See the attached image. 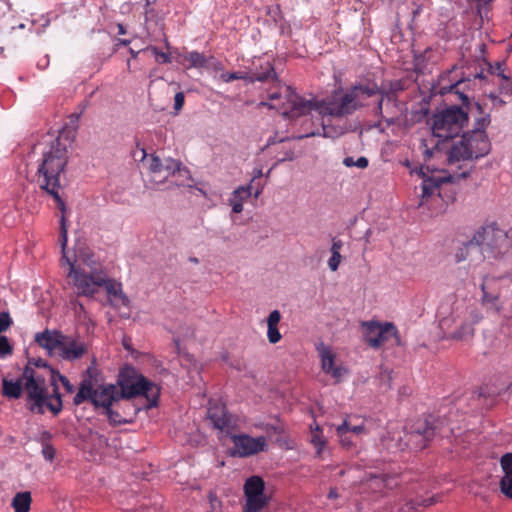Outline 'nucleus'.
<instances>
[{"label":"nucleus","instance_id":"774afa93","mask_svg":"<svg viewBox=\"0 0 512 512\" xmlns=\"http://www.w3.org/2000/svg\"><path fill=\"white\" fill-rule=\"evenodd\" d=\"M473 77H474V79H483V78H484V76H483V72L481 71V72H479V73H475V74L473 75Z\"/></svg>","mask_w":512,"mask_h":512},{"label":"nucleus","instance_id":"423d86ee","mask_svg":"<svg viewBox=\"0 0 512 512\" xmlns=\"http://www.w3.org/2000/svg\"><path fill=\"white\" fill-rule=\"evenodd\" d=\"M478 233L488 259L501 260L512 254V229L504 230L491 223L479 228Z\"/></svg>","mask_w":512,"mask_h":512},{"label":"nucleus","instance_id":"13d9d810","mask_svg":"<svg viewBox=\"0 0 512 512\" xmlns=\"http://www.w3.org/2000/svg\"><path fill=\"white\" fill-rule=\"evenodd\" d=\"M352 426L353 424L351 423V421L348 418H346L343 420L342 424L337 426L336 429H343V433L349 434L351 432Z\"/></svg>","mask_w":512,"mask_h":512},{"label":"nucleus","instance_id":"cd10ccee","mask_svg":"<svg viewBox=\"0 0 512 512\" xmlns=\"http://www.w3.org/2000/svg\"><path fill=\"white\" fill-rule=\"evenodd\" d=\"M183 61L188 62V68H205L207 67V59L204 54L197 51H191L183 55Z\"/></svg>","mask_w":512,"mask_h":512},{"label":"nucleus","instance_id":"bb28decb","mask_svg":"<svg viewBox=\"0 0 512 512\" xmlns=\"http://www.w3.org/2000/svg\"><path fill=\"white\" fill-rule=\"evenodd\" d=\"M265 483L263 479L259 476H252L246 480L244 484V494L251 495L257 494L262 495L264 493Z\"/></svg>","mask_w":512,"mask_h":512},{"label":"nucleus","instance_id":"de8ad7c7","mask_svg":"<svg viewBox=\"0 0 512 512\" xmlns=\"http://www.w3.org/2000/svg\"><path fill=\"white\" fill-rule=\"evenodd\" d=\"M342 256L338 252L332 253L330 259L328 260V266L332 271H336L341 263Z\"/></svg>","mask_w":512,"mask_h":512},{"label":"nucleus","instance_id":"49530a36","mask_svg":"<svg viewBox=\"0 0 512 512\" xmlns=\"http://www.w3.org/2000/svg\"><path fill=\"white\" fill-rule=\"evenodd\" d=\"M12 353V347L6 336H0V356L4 357Z\"/></svg>","mask_w":512,"mask_h":512},{"label":"nucleus","instance_id":"9d476101","mask_svg":"<svg viewBox=\"0 0 512 512\" xmlns=\"http://www.w3.org/2000/svg\"><path fill=\"white\" fill-rule=\"evenodd\" d=\"M142 164L148 170L150 181L156 185L163 184L176 173L186 172L181 168V163L172 158H163L155 154L148 155L143 150Z\"/></svg>","mask_w":512,"mask_h":512},{"label":"nucleus","instance_id":"a18cd8bd","mask_svg":"<svg viewBox=\"0 0 512 512\" xmlns=\"http://www.w3.org/2000/svg\"><path fill=\"white\" fill-rule=\"evenodd\" d=\"M12 323L13 321L8 312L0 313V333L6 331Z\"/></svg>","mask_w":512,"mask_h":512},{"label":"nucleus","instance_id":"0e129e2a","mask_svg":"<svg viewBox=\"0 0 512 512\" xmlns=\"http://www.w3.org/2000/svg\"><path fill=\"white\" fill-rule=\"evenodd\" d=\"M343 164L346 167H352V166H355V161H354V159L352 157H346L343 160Z\"/></svg>","mask_w":512,"mask_h":512},{"label":"nucleus","instance_id":"864d4df0","mask_svg":"<svg viewBox=\"0 0 512 512\" xmlns=\"http://www.w3.org/2000/svg\"><path fill=\"white\" fill-rule=\"evenodd\" d=\"M185 96L183 92H178L174 97V109L180 111L183 108Z\"/></svg>","mask_w":512,"mask_h":512},{"label":"nucleus","instance_id":"e2e57ef3","mask_svg":"<svg viewBox=\"0 0 512 512\" xmlns=\"http://www.w3.org/2000/svg\"><path fill=\"white\" fill-rule=\"evenodd\" d=\"M285 140V138H277V135H275L274 137H269L267 139V146H270V145H273L275 144L276 142H283Z\"/></svg>","mask_w":512,"mask_h":512},{"label":"nucleus","instance_id":"a19ab883","mask_svg":"<svg viewBox=\"0 0 512 512\" xmlns=\"http://www.w3.org/2000/svg\"><path fill=\"white\" fill-rule=\"evenodd\" d=\"M246 78H247L246 74H244L242 72H222L220 75V79L226 83L232 82L234 80H242V79H246Z\"/></svg>","mask_w":512,"mask_h":512},{"label":"nucleus","instance_id":"aec40b11","mask_svg":"<svg viewBox=\"0 0 512 512\" xmlns=\"http://www.w3.org/2000/svg\"><path fill=\"white\" fill-rule=\"evenodd\" d=\"M322 133L319 130H308L306 129L302 134L294 136V139H304L314 136L322 135L326 138H338L349 131V126L347 124L343 125H329V124H321Z\"/></svg>","mask_w":512,"mask_h":512},{"label":"nucleus","instance_id":"a878e982","mask_svg":"<svg viewBox=\"0 0 512 512\" xmlns=\"http://www.w3.org/2000/svg\"><path fill=\"white\" fill-rule=\"evenodd\" d=\"M32 498L30 492H19L12 500L15 512H29Z\"/></svg>","mask_w":512,"mask_h":512},{"label":"nucleus","instance_id":"412c9836","mask_svg":"<svg viewBox=\"0 0 512 512\" xmlns=\"http://www.w3.org/2000/svg\"><path fill=\"white\" fill-rule=\"evenodd\" d=\"M207 416L213 423L214 427L219 430H224L229 426L230 417L227 415L225 409L221 405L210 404L207 411Z\"/></svg>","mask_w":512,"mask_h":512},{"label":"nucleus","instance_id":"603ef678","mask_svg":"<svg viewBox=\"0 0 512 512\" xmlns=\"http://www.w3.org/2000/svg\"><path fill=\"white\" fill-rule=\"evenodd\" d=\"M71 304H72V306H73V310H74V312H75V314H76L77 316H79V317H82V316H83V317H85V315H86V310H85L84 305H83L81 302H79V301H77V300H74V301H72V302H71Z\"/></svg>","mask_w":512,"mask_h":512},{"label":"nucleus","instance_id":"f8f14e48","mask_svg":"<svg viewBox=\"0 0 512 512\" xmlns=\"http://www.w3.org/2000/svg\"><path fill=\"white\" fill-rule=\"evenodd\" d=\"M441 424L442 421L432 415L424 419H418L411 427L408 442L415 449H424L437 433H443Z\"/></svg>","mask_w":512,"mask_h":512},{"label":"nucleus","instance_id":"ea45409f","mask_svg":"<svg viewBox=\"0 0 512 512\" xmlns=\"http://www.w3.org/2000/svg\"><path fill=\"white\" fill-rule=\"evenodd\" d=\"M500 465L504 475H512V453L504 454L500 459Z\"/></svg>","mask_w":512,"mask_h":512},{"label":"nucleus","instance_id":"f257e3e1","mask_svg":"<svg viewBox=\"0 0 512 512\" xmlns=\"http://www.w3.org/2000/svg\"><path fill=\"white\" fill-rule=\"evenodd\" d=\"M279 91L270 92L268 99L273 103L261 102V106L278 108L284 118L295 120L306 117L312 110L322 116L343 118L354 114L366 106V99L379 96L375 114L381 116L388 125L395 122L394 117L387 118L383 115L384 100L395 101L393 94L382 90L376 83L356 84L348 89L335 90L330 97L321 101L307 100L298 95L291 86L279 85Z\"/></svg>","mask_w":512,"mask_h":512},{"label":"nucleus","instance_id":"20e7f679","mask_svg":"<svg viewBox=\"0 0 512 512\" xmlns=\"http://www.w3.org/2000/svg\"><path fill=\"white\" fill-rule=\"evenodd\" d=\"M469 109L471 113L477 112L474 128L464 133L460 139L453 141L448 153L450 165L461 161L477 160L486 156L491 150V142L486 133V128L491 123L490 114L485 112L483 105L479 102H474Z\"/></svg>","mask_w":512,"mask_h":512},{"label":"nucleus","instance_id":"1a4fd4ad","mask_svg":"<svg viewBox=\"0 0 512 512\" xmlns=\"http://www.w3.org/2000/svg\"><path fill=\"white\" fill-rule=\"evenodd\" d=\"M468 122V114L458 106H451L432 117L434 136L446 140L457 136Z\"/></svg>","mask_w":512,"mask_h":512},{"label":"nucleus","instance_id":"79ce46f5","mask_svg":"<svg viewBox=\"0 0 512 512\" xmlns=\"http://www.w3.org/2000/svg\"><path fill=\"white\" fill-rule=\"evenodd\" d=\"M336 433L339 437L340 444L343 447L350 449L352 446H354L351 434L343 433V429H336Z\"/></svg>","mask_w":512,"mask_h":512},{"label":"nucleus","instance_id":"5701e85b","mask_svg":"<svg viewBox=\"0 0 512 512\" xmlns=\"http://www.w3.org/2000/svg\"><path fill=\"white\" fill-rule=\"evenodd\" d=\"M280 320L281 314L278 310H273L267 318V338L271 344L278 343L282 338L278 329Z\"/></svg>","mask_w":512,"mask_h":512},{"label":"nucleus","instance_id":"393cba45","mask_svg":"<svg viewBox=\"0 0 512 512\" xmlns=\"http://www.w3.org/2000/svg\"><path fill=\"white\" fill-rule=\"evenodd\" d=\"M245 498L246 503L243 507V512H260L268 503V499L264 493H262V495H246Z\"/></svg>","mask_w":512,"mask_h":512},{"label":"nucleus","instance_id":"2f4dec72","mask_svg":"<svg viewBox=\"0 0 512 512\" xmlns=\"http://www.w3.org/2000/svg\"><path fill=\"white\" fill-rule=\"evenodd\" d=\"M311 443L316 449V455L320 456L326 445V440L322 437V430L317 424L315 426V430L312 431Z\"/></svg>","mask_w":512,"mask_h":512},{"label":"nucleus","instance_id":"39448f33","mask_svg":"<svg viewBox=\"0 0 512 512\" xmlns=\"http://www.w3.org/2000/svg\"><path fill=\"white\" fill-rule=\"evenodd\" d=\"M69 267L68 283L76 290L78 296L94 297L103 286L104 274L101 264L95 259L89 248H78L73 258L64 256Z\"/></svg>","mask_w":512,"mask_h":512},{"label":"nucleus","instance_id":"6e6d98bb","mask_svg":"<svg viewBox=\"0 0 512 512\" xmlns=\"http://www.w3.org/2000/svg\"><path fill=\"white\" fill-rule=\"evenodd\" d=\"M381 381H384L387 383V387L391 388V380H392V371L388 369H382V372L380 374Z\"/></svg>","mask_w":512,"mask_h":512},{"label":"nucleus","instance_id":"b1692460","mask_svg":"<svg viewBox=\"0 0 512 512\" xmlns=\"http://www.w3.org/2000/svg\"><path fill=\"white\" fill-rule=\"evenodd\" d=\"M24 392L21 376L16 380H2V395L8 399H19Z\"/></svg>","mask_w":512,"mask_h":512},{"label":"nucleus","instance_id":"7c9ffc66","mask_svg":"<svg viewBox=\"0 0 512 512\" xmlns=\"http://www.w3.org/2000/svg\"><path fill=\"white\" fill-rule=\"evenodd\" d=\"M481 290H482V298H481L482 304L487 306L488 308H493L497 313H499L501 311L500 306H498V304H497L499 295L491 294V293L487 292L486 286L484 283L481 285Z\"/></svg>","mask_w":512,"mask_h":512},{"label":"nucleus","instance_id":"0eeeda50","mask_svg":"<svg viewBox=\"0 0 512 512\" xmlns=\"http://www.w3.org/2000/svg\"><path fill=\"white\" fill-rule=\"evenodd\" d=\"M119 389L114 384H101L92 387L90 382L86 381L79 384L77 393L73 398V404L76 406L84 402H90L95 409L103 408L104 412L120 401Z\"/></svg>","mask_w":512,"mask_h":512},{"label":"nucleus","instance_id":"2eb2a0df","mask_svg":"<svg viewBox=\"0 0 512 512\" xmlns=\"http://www.w3.org/2000/svg\"><path fill=\"white\" fill-rule=\"evenodd\" d=\"M470 173V169L463 170L459 174L448 176H428L423 178L421 184V201L419 205H424L425 202L433 196L436 192L441 196V185L446 182H452L455 178H466Z\"/></svg>","mask_w":512,"mask_h":512},{"label":"nucleus","instance_id":"052dcab7","mask_svg":"<svg viewBox=\"0 0 512 512\" xmlns=\"http://www.w3.org/2000/svg\"><path fill=\"white\" fill-rule=\"evenodd\" d=\"M369 164V161L366 157H359L356 161H355V166L358 167V168H361V169H364L368 166Z\"/></svg>","mask_w":512,"mask_h":512},{"label":"nucleus","instance_id":"69168bd1","mask_svg":"<svg viewBox=\"0 0 512 512\" xmlns=\"http://www.w3.org/2000/svg\"><path fill=\"white\" fill-rule=\"evenodd\" d=\"M374 478L375 479H380L385 484L391 479V477L389 475H387V474H381L379 476H374Z\"/></svg>","mask_w":512,"mask_h":512},{"label":"nucleus","instance_id":"8fccbe9b","mask_svg":"<svg viewBox=\"0 0 512 512\" xmlns=\"http://www.w3.org/2000/svg\"><path fill=\"white\" fill-rule=\"evenodd\" d=\"M230 205L232 207L233 213H241L243 211V203L241 199L235 196L233 193V197L230 199Z\"/></svg>","mask_w":512,"mask_h":512},{"label":"nucleus","instance_id":"f3484780","mask_svg":"<svg viewBox=\"0 0 512 512\" xmlns=\"http://www.w3.org/2000/svg\"><path fill=\"white\" fill-rule=\"evenodd\" d=\"M87 350L88 348L85 342L64 335V340L62 341L58 354L64 360L74 361L80 359L87 353Z\"/></svg>","mask_w":512,"mask_h":512},{"label":"nucleus","instance_id":"6e6552de","mask_svg":"<svg viewBox=\"0 0 512 512\" xmlns=\"http://www.w3.org/2000/svg\"><path fill=\"white\" fill-rule=\"evenodd\" d=\"M120 399H131L136 396H145L149 402L148 407L157 405L160 389L153 382L141 374L131 371V374H121L118 380Z\"/></svg>","mask_w":512,"mask_h":512},{"label":"nucleus","instance_id":"4468645a","mask_svg":"<svg viewBox=\"0 0 512 512\" xmlns=\"http://www.w3.org/2000/svg\"><path fill=\"white\" fill-rule=\"evenodd\" d=\"M481 237L477 230L469 241L458 248L455 254L457 262L468 261L470 265L478 266L485 259H488L485 256L486 252Z\"/></svg>","mask_w":512,"mask_h":512},{"label":"nucleus","instance_id":"58836bf2","mask_svg":"<svg viewBox=\"0 0 512 512\" xmlns=\"http://www.w3.org/2000/svg\"><path fill=\"white\" fill-rule=\"evenodd\" d=\"M438 501H439V496H432V497L423 498L421 500H419V499L412 500L410 502V504H411V508L415 509L418 506L429 507V506L437 503Z\"/></svg>","mask_w":512,"mask_h":512},{"label":"nucleus","instance_id":"09e8293b","mask_svg":"<svg viewBox=\"0 0 512 512\" xmlns=\"http://www.w3.org/2000/svg\"><path fill=\"white\" fill-rule=\"evenodd\" d=\"M55 453H56L55 448L50 444H46L42 449V455H43L44 459L47 461H50V462L53 461V459L55 457Z\"/></svg>","mask_w":512,"mask_h":512},{"label":"nucleus","instance_id":"6ab92c4d","mask_svg":"<svg viewBox=\"0 0 512 512\" xmlns=\"http://www.w3.org/2000/svg\"><path fill=\"white\" fill-rule=\"evenodd\" d=\"M64 335L57 330L46 329L35 335V342L42 348L46 349L49 354L54 351L59 353Z\"/></svg>","mask_w":512,"mask_h":512},{"label":"nucleus","instance_id":"3c124183","mask_svg":"<svg viewBox=\"0 0 512 512\" xmlns=\"http://www.w3.org/2000/svg\"><path fill=\"white\" fill-rule=\"evenodd\" d=\"M56 379L58 378L60 382L62 383L63 387L68 393H72L74 391V386L70 383L67 377L60 375L59 373L55 372Z\"/></svg>","mask_w":512,"mask_h":512},{"label":"nucleus","instance_id":"72a5a7b5","mask_svg":"<svg viewBox=\"0 0 512 512\" xmlns=\"http://www.w3.org/2000/svg\"><path fill=\"white\" fill-rule=\"evenodd\" d=\"M276 76L273 66L270 63H267V66L265 68L264 72L254 74L253 77H251L250 81H259L264 82L269 80L270 78H274Z\"/></svg>","mask_w":512,"mask_h":512},{"label":"nucleus","instance_id":"c9c22d12","mask_svg":"<svg viewBox=\"0 0 512 512\" xmlns=\"http://www.w3.org/2000/svg\"><path fill=\"white\" fill-rule=\"evenodd\" d=\"M98 370L94 365L89 366L83 374V378L80 383H84L86 381L90 382L92 387H95L97 384Z\"/></svg>","mask_w":512,"mask_h":512},{"label":"nucleus","instance_id":"f03ea898","mask_svg":"<svg viewBox=\"0 0 512 512\" xmlns=\"http://www.w3.org/2000/svg\"><path fill=\"white\" fill-rule=\"evenodd\" d=\"M79 116L71 115V123L73 127H64L59 136L52 142L47 151L43 153L41 163L39 164L36 181L39 187L47 191L56 201L62 215L60 218L59 244L62 249V264L65 263L66 246L68 242V224L65 217V203L59 194L60 177L65 172L68 163V150L66 142H71L76 133V123Z\"/></svg>","mask_w":512,"mask_h":512},{"label":"nucleus","instance_id":"338daca9","mask_svg":"<svg viewBox=\"0 0 512 512\" xmlns=\"http://www.w3.org/2000/svg\"><path fill=\"white\" fill-rule=\"evenodd\" d=\"M328 498L329 499H336V498H338V493H337V490L335 488L330 489V491L328 493Z\"/></svg>","mask_w":512,"mask_h":512},{"label":"nucleus","instance_id":"4c0bfd02","mask_svg":"<svg viewBox=\"0 0 512 512\" xmlns=\"http://www.w3.org/2000/svg\"><path fill=\"white\" fill-rule=\"evenodd\" d=\"M147 49L154 54L156 62L160 64L171 63L172 60L169 53L161 52L157 47L154 46L148 47Z\"/></svg>","mask_w":512,"mask_h":512},{"label":"nucleus","instance_id":"e433bc0d","mask_svg":"<svg viewBox=\"0 0 512 512\" xmlns=\"http://www.w3.org/2000/svg\"><path fill=\"white\" fill-rule=\"evenodd\" d=\"M501 492L512 499V475H504L500 481Z\"/></svg>","mask_w":512,"mask_h":512},{"label":"nucleus","instance_id":"9b49d317","mask_svg":"<svg viewBox=\"0 0 512 512\" xmlns=\"http://www.w3.org/2000/svg\"><path fill=\"white\" fill-rule=\"evenodd\" d=\"M361 330L365 342L373 349L380 348L390 338H394L396 345H401L399 331L391 322L363 321Z\"/></svg>","mask_w":512,"mask_h":512},{"label":"nucleus","instance_id":"c03bdc74","mask_svg":"<svg viewBox=\"0 0 512 512\" xmlns=\"http://www.w3.org/2000/svg\"><path fill=\"white\" fill-rule=\"evenodd\" d=\"M251 189H252L251 185H248L246 187L242 186V187L237 188L234 191V194L236 197H238V199H241L242 203H243L244 200L248 199L251 196V194H252Z\"/></svg>","mask_w":512,"mask_h":512},{"label":"nucleus","instance_id":"680f3d73","mask_svg":"<svg viewBox=\"0 0 512 512\" xmlns=\"http://www.w3.org/2000/svg\"><path fill=\"white\" fill-rule=\"evenodd\" d=\"M492 100V104L494 107L496 106H502L505 104V101H503L501 98H499L498 96L494 95V94H490L489 96Z\"/></svg>","mask_w":512,"mask_h":512},{"label":"nucleus","instance_id":"a211bd4d","mask_svg":"<svg viewBox=\"0 0 512 512\" xmlns=\"http://www.w3.org/2000/svg\"><path fill=\"white\" fill-rule=\"evenodd\" d=\"M102 287L106 289V292L110 297V304L112 306L117 307L119 304L125 307L129 306L130 300L123 292L122 284L112 278L107 277L106 273L104 274V282Z\"/></svg>","mask_w":512,"mask_h":512},{"label":"nucleus","instance_id":"7ed1b4c3","mask_svg":"<svg viewBox=\"0 0 512 512\" xmlns=\"http://www.w3.org/2000/svg\"><path fill=\"white\" fill-rule=\"evenodd\" d=\"M21 378L26 394V406L31 412L44 414L45 409H48L54 415H58L62 411L63 403L53 369L26 365Z\"/></svg>","mask_w":512,"mask_h":512},{"label":"nucleus","instance_id":"c85d7f7f","mask_svg":"<svg viewBox=\"0 0 512 512\" xmlns=\"http://www.w3.org/2000/svg\"><path fill=\"white\" fill-rule=\"evenodd\" d=\"M473 336H474V325H472L468 321L464 320L463 323L461 324V326L459 327V329L456 330L455 332H453L449 338L465 341V340L472 339Z\"/></svg>","mask_w":512,"mask_h":512},{"label":"nucleus","instance_id":"dca6fc26","mask_svg":"<svg viewBox=\"0 0 512 512\" xmlns=\"http://www.w3.org/2000/svg\"><path fill=\"white\" fill-rule=\"evenodd\" d=\"M316 350L321 360V369L325 374L331 375L336 383H339L347 373V369L342 365H336V354L330 346L320 343Z\"/></svg>","mask_w":512,"mask_h":512},{"label":"nucleus","instance_id":"c756f323","mask_svg":"<svg viewBox=\"0 0 512 512\" xmlns=\"http://www.w3.org/2000/svg\"><path fill=\"white\" fill-rule=\"evenodd\" d=\"M466 81H470V78H462L458 81H456L455 83H453L452 85L450 86H442L440 88V93L442 95L446 94V93H450V92H455L456 94H459L460 95V98L463 102L464 105H468V102H469V99H468V96L465 95L462 91H461V87L463 84L466 83Z\"/></svg>","mask_w":512,"mask_h":512},{"label":"nucleus","instance_id":"473e14b6","mask_svg":"<svg viewBox=\"0 0 512 512\" xmlns=\"http://www.w3.org/2000/svg\"><path fill=\"white\" fill-rule=\"evenodd\" d=\"M482 319H483V314L478 307H476L474 305L465 307V318H464L465 321H468L472 325H476Z\"/></svg>","mask_w":512,"mask_h":512},{"label":"nucleus","instance_id":"4be33fe9","mask_svg":"<svg viewBox=\"0 0 512 512\" xmlns=\"http://www.w3.org/2000/svg\"><path fill=\"white\" fill-rule=\"evenodd\" d=\"M122 410L123 411L120 412L119 410H115L112 407H110L103 413L107 416L108 421L112 426L131 423L133 421V416L135 415L136 410L130 405H128V410H133L132 413L127 412L124 408Z\"/></svg>","mask_w":512,"mask_h":512},{"label":"nucleus","instance_id":"bf43d9fd","mask_svg":"<svg viewBox=\"0 0 512 512\" xmlns=\"http://www.w3.org/2000/svg\"><path fill=\"white\" fill-rule=\"evenodd\" d=\"M343 247V242L339 239L333 238L332 240V246H331V253L338 252L340 253V250Z\"/></svg>","mask_w":512,"mask_h":512},{"label":"nucleus","instance_id":"4d7b16f0","mask_svg":"<svg viewBox=\"0 0 512 512\" xmlns=\"http://www.w3.org/2000/svg\"><path fill=\"white\" fill-rule=\"evenodd\" d=\"M27 365H32L33 367H37V368H47V369H52L49 365H47V363L42 360V359H32V360H29Z\"/></svg>","mask_w":512,"mask_h":512},{"label":"nucleus","instance_id":"ddd939ff","mask_svg":"<svg viewBox=\"0 0 512 512\" xmlns=\"http://www.w3.org/2000/svg\"><path fill=\"white\" fill-rule=\"evenodd\" d=\"M230 438L233 442L232 456L246 458L268 449L267 440L264 436L252 437L243 433L233 434Z\"/></svg>","mask_w":512,"mask_h":512},{"label":"nucleus","instance_id":"5fc2aeb1","mask_svg":"<svg viewBox=\"0 0 512 512\" xmlns=\"http://www.w3.org/2000/svg\"><path fill=\"white\" fill-rule=\"evenodd\" d=\"M367 431H366V428L363 424H356L351 427V432L349 434L353 435V436H360L362 434H366Z\"/></svg>","mask_w":512,"mask_h":512},{"label":"nucleus","instance_id":"f704fd0d","mask_svg":"<svg viewBox=\"0 0 512 512\" xmlns=\"http://www.w3.org/2000/svg\"><path fill=\"white\" fill-rule=\"evenodd\" d=\"M488 72L492 75H498L504 80H509V76L505 74V63L496 62L495 64L488 63Z\"/></svg>","mask_w":512,"mask_h":512},{"label":"nucleus","instance_id":"37998d69","mask_svg":"<svg viewBox=\"0 0 512 512\" xmlns=\"http://www.w3.org/2000/svg\"><path fill=\"white\" fill-rule=\"evenodd\" d=\"M210 510L208 512H222V502L213 492L209 493Z\"/></svg>","mask_w":512,"mask_h":512}]
</instances>
